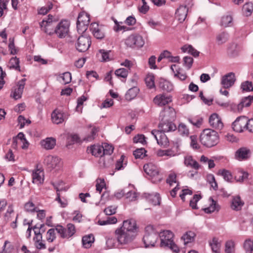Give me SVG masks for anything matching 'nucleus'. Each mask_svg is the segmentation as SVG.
<instances>
[{
  "label": "nucleus",
  "mask_w": 253,
  "mask_h": 253,
  "mask_svg": "<svg viewBox=\"0 0 253 253\" xmlns=\"http://www.w3.org/2000/svg\"><path fill=\"white\" fill-rule=\"evenodd\" d=\"M183 52H187L196 57L199 56L200 52L194 48L191 45H185L181 47Z\"/></svg>",
  "instance_id": "obj_43"
},
{
  "label": "nucleus",
  "mask_w": 253,
  "mask_h": 253,
  "mask_svg": "<svg viewBox=\"0 0 253 253\" xmlns=\"http://www.w3.org/2000/svg\"><path fill=\"white\" fill-rule=\"evenodd\" d=\"M151 133L154 136L159 145L164 148L169 146V141L165 133L159 130H153Z\"/></svg>",
  "instance_id": "obj_12"
},
{
  "label": "nucleus",
  "mask_w": 253,
  "mask_h": 253,
  "mask_svg": "<svg viewBox=\"0 0 253 253\" xmlns=\"http://www.w3.org/2000/svg\"><path fill=\"white\" fill-rule=\"evenodd\" d=\"M88 151L92 154V155L99 157L103 155V148L102 145H93L87 149Z\"/></svg>",
  "instance_id": "obj_35"
},
{
  "label": "nucleus",
  "mask_w": 253,
  "mask_h": 253,
  "mask_svg": "<svg viewBox=\"0 0 253 253\" xmlns=\"http://www.w3.org/2000/svg\"><path fill=\"white\" fill-rule=\"evenodd\" d=\"M110 51H105L104 49H100L97 53V56L102 61H108L110 60L109 53Z\"/></svg>",
  "instance_id": "obj_50"
},
{
  "label": "nucleus",
  "mask_w": 253,
  "mask_h": 253,
  "mask_svg": "<svg viewBox=\"0 0 253 253\" xmlns=\"http://www.w3.org/2000/svg\"><path fill=\"white\" fill-rule=\"evenodd\" d=\"M94 241V238L93 235L89 234L83 237L82 243L84 248H89Z\"/></svg>",
  "instance_id": "obj_39"
},
{
  "label": "nucleus",
  "mask_w": 253,
  "mask_h": 253,
  "mask_svg": "<svg viewBox=\"0 0 253 253\" xmlns=\"http://www.w3.org/2000/svg\"><path fill=\"white\" fill-rule=\"evenodd\" d=\"M65 119L64 114L60 110L55 109L51 114V120L54 124H59L63 123Z\"/></svg>",
  "instance_id": "obj_24"
},
{
  "label": "nucleus",
  "mask_w": 253,
  "mask_h": 253,
  "mask_svg": "<svg viewBox=\"0 0 253 253\" xmlns=\"http://www.w3.org/2000/svg\"><path fill=\"white\" fill-rule=\"evenodd\" d=\"M248 176V173L240 169H238L235 171V178L238 182H243Z\"/></svg>",
  "instance_id": "obj_38"
},
{
  "label": "nucleus",
  "mask_w": 253,
  "mask_h": 253,
  "mask_svg": "<svg viewBox=\"0 0 253 253\" xmlns=\"http://www.w3.org/2000/svg\"><path fill=\"white\" fill-rule=\"evenodd\" d=\"M247 118L244 116L239 117L232 123V128L234 131L241 132L246 128Z\"/></svg>",
  "instance_id": "obj_16"
},
{
  "label": "nucleus",
  "mask_w": 253,
  "mask_h": 253,
  "mask_svg": "<svg viewBox=\"0 0 253 253\" xmlns=\"http://www.w3.org/2000/svg\"><path fill=\"white\" fill-rule=\"evenodd\" d=\"M199 139L203 146L211 148L218 143L219 136L215 130L211 128H206L201 132Z\"/></svg>",
  "instance_id": "obj_2"
},
{
  "label": "nucleus",
  "mask_w": 253,
  "mask_h": 253,
  "mask_svg": "<svg viewBox=\"0 0 253 253\" xmlns=\"http://www.w3.org/2000/svg\"><path fill=\"white\" fill-rule=\"evenodd\" d=\"M44 181V172L41 169H37L32 172V182L33 183L39 185L43 183Z\"/></svg>",
  "instance_id": "obj_23"
},
{
  "label": "nucleus",
  "mask_w": 253,
  "mask_h": 253,
  "mask_svg": "<svg viewBox=\"0 0 253 253\" xmlns=\"http://www.w3.org/2000/svg\"><path fill=\"white\" fill-rule=\"evenodd\" d=\"M154 80L155 77L152 74L148 75L145 78V83L149 88H152L155 87Z\"/></svg>",
  "instance_id": "obj_56"
},
{
  "label": "nucleus",
  "mask_w": 253,
  "mask_h": 253,
  "mask_svg": "<svg viewBox=\"0 0 253 253\" xmlns=\"http://www.w3.org/2000/svg\"><path fill=\"white\" fill-rule=\"evenodd\" d=\"M172 101V97L169 95L160 94L156 95L153 99L155 104L159 106H163Z\"/></svg>",
  "instance_id": "obj_17"
},
{
  "label": "nucleus",
  "mask_w": 253,
  "mask_h": 253,
  "mask_svg": "<svg viewBox=\"0 0 253 253\" xmlns=\"http://www.w3.org/2000/svg\"><path fill=\"white\" fill-rule=\"evenodd\" d=\"M139 91V89L134 86L129 89L125 94V98L127 100H131L134 99Z\"/></svg>",
  "instance_id": "obj_37"
},
{
  "label": "nucleus",
  "mask_w": 253,
  "mask_h": 253,
  "mask_svg": "<svg viewBox=\"0 0 253 253\" xmlns=\"http://www.w3.org/2000/svg\"><path fill=\"white\" fill-rule=\"evenodd\" d=\"M160 237L161 247L169 248L176 253L179 252L178 247L173 242V234L170 231H163L160 233Z\"/></svg>",
  "instance_id": "obj_3"
},
{
  "label": "nucleus",
  "mask_w": 253,
  "mask_h": 253,
  "mask_svg": "<svg viewBox=\"0 0 253 253\" xmlns=\"http://www.w3.org/2000/svg\"><path fill=\"white\" fill-rule=\"evenodd\" d=\"M219 24L223 27L231 26L233 24V18L230 15H224L221 17Z\"/></svg>",
  "instance_id": "obj_36"
},
{
  "label": "nucleus",
  "mask_w": 253,
  "mask_h": 253,
  "mask_svg": "<svg viewBox=\"0 0 253 253\" xmlns=\"http://www.w3.org/2000/svg\"><path fill=\"white\" fill-rule=\"evenodd\" d=\"M136 229L137 225L135 220H124L122 225L117 228L114 232L118 244L124 246L131 243L136 236Z\"/></svg>",
  "instance_id": "obj_1"
},
{
  "label": "nucleus",
  "mask_w": 253,
  "mask_h": 253,
  "mask_svg": "<svg viewBox=\"0 0 253 253\" xmlns=\"http://www.w3.org/2000/svg\"><path fill=\"white\" fill-rule=\"evenodd\" d=\"M228 39V35L227 33L223 32L218 34L216 36V42L218 45L225 43Z\"/></svg>",
  "instance_id": "obj_45"
},
{
  "label": "nucleus",
  "mask_w": 253,
  "mask_h": 253,
  "mask_svg": "<svg viewBox=\"0 0 253 253\" xmlns=\"http://www.w3.org/2000/svg\"><path fill=\"white\" fill-rule=\"evenodd\" d=\"M36 226H34L33 229L36 235V237L34 238L35 246L38 249H44L46 248V247L45 245L42 243V233L40 231L38 232L36 230Z\"/></svg>",
  "instance_id": "obj_26"
},
{
  "label": "nucleus",
  "mask_w": 253,
  "mask_h": 253,
  "mask_svg": "<svg viewBox=\"0 0 253 253\" xmlns=\"http://www.w3.org/2000/svg\"><path fill=\"white\" fill-rule=\"evenodd\" d=\"M236 81L234 73L231 72L222 77L221 84L224 88L231 87Z\"/></svg>",
  "instance_id": "obj_20"
},
{
  "label": "nucleus",
  "mask_w": 253,
  "mask_h": 253,
  "mask_svg": "<svg viewBox=\"0 0 253 253\" xmlns=\"http://www.w3.org/2000/svg\"><path fill=\"white\" fill-rule=\"evenodd\" d=\"M183 65L187 69H190L192 65L193 62V59L190 56H185L183 58Z\"/></svg>",
  "instance_id": "obj_64"
},
{
  "label": "nucleus",
  "mask_w": 253,
  "mask_h": 253,
  "mask_svg": "<svg viewBox=\"0 0 253 253\" xmlns=\"http://www.w3.org/2000/svg\"><path fill=\"white\" fill-rule=\"evenodd\" d=\"M71 79V74L70 72H68L61 74L58 76V81L62 84H65L70 83Z\"/></svg>",
  "instance_id": "obj_41"
},
{
  "label": "nucleus",
  "mask_w": 253,
  "mask_h": 253,
  "mask_svg": "<svg viewBox=\"0 0 253 253\" xmlns=\"http://www.w3.org/2000/svg\"><path fill=\"white\" fill-rule=\"evenodd\" d=\"M56 232L55 228H51L49 229L46 233L45 239L49 243L53 242L56 239Z\"/></svg>",
  "instance_id": "obj_47"
},
{
  "label": "nucleus",
  "mask_w": 253,
  "mask_h": 253,
  "mask_svg": "<svg viewBox=\"0 0 253 253\" xmlns=\"http://www.w3.org/2000/svg\"><path fill=\"white\" fill-rule=\"evenodd\" d=\"M236 243L233 239L226 240L224 243V252L225 253H235Z\"/></svg>",
  "instance_id": "obj_28"
},
{
  "label": "nucleus",
  "mask_w": 253,
  "mask_h": 253,
  "mask_svg": "<svg viewBox=\"0 0 253 253\" xmlns=\"http://www.w3.org/2000/svg\"><path fill=\"white\" fill-rule=\"evenodd\" d=\"M91 40L89 36H81L79 37L76 44L77 49L80 52H85L90 47Z\"/></svg>",
  "instance_id": "obj_10"
},
{
  "label": "nucleus",
  "mask_w": 253,
  "mask_h": 253,
  "mask_svg": "<svg viewBox=\"0 0 253 253\" xmlns=\"http://www.w3.org/2000/svg\"><path fill=\"white\" fill-rule=\"evenodd\" d=\"M25 79H23L20 81L17 85L16 88L13 91H12L10 96L14 99L17 100L21 97L23 89L25 86Z\"/></svg>",
  "instance_id": "obj_22"
},
{
  "label": "nucleus",
  "mask_w": 253,
  "mask_h": 253,
  "mask_svg": "<svg viewBox=\"0 0 253 253\" xmlns=\"http://www.w3.org/2000/svg\"><path fill=\"white\" fill-rule=\"evenodd\" d=\"M178 131L180 135L182 136H188L189 133V129L183 123H180L177 128Z\"/></svg>",
  "instance_id": "obj_52"
},
{
  "label": "nucleus",
  "mask_w": 253,
  "mask_h": 253,
  "mask_svg": "<svg viewBox=\"0 0 253 253\" xmlns=\"http://www.w3.org/2000/svg\"><path fill=\"white\" fill-rule=\"evenodd\" d=\"M44 163L48 168L51 169L58 168L61 165L60 159L57 156L52 155L46 156L44 159Z\"/></svg>",
  "instance_id": "obj_18"
},
{
  "label": "nucleus",
  "mask_w": 253,
  "mask_h": 253,
  "mask_svg": "<svg viewBox=\"0 0 253 253\" xmlns=\"http://www.w3.org/2000/svg\"><path fill=\"white\" fill-rule=\"evenodd\" d=\"M156 154L158 157H164L167 156L169 157H172L175 155V153L172 149H167V150H158Z\"/></svg>",
  "instance_id": "obj_46"
},
{
  "label": "nucleus",
  "mask_w": 253,
  "mask_h": 253,
  "mask_svg": "<svg viewBox=\"0 0 253 253\" xmlns=\"http://www.w3.org/2000/svg\"><path fill=\"white\" fill-rule=\"evenodd\" d=\"M8 66L10 69H13L15 70L20 71L19 60L16 57H12L10 59Z\"/></svg>",
  "instance_id": "obj_49"
},
{
  "label": "nucleus",
  "mask_w": 253,
  "mask_h": 253,
  "mask_svg": "<svg viewBox=\"0 0 253 253\" xmlns=\"http://www.w3.org/2000/svg\"><path fill=\"white\" fill-rule=\"evenodd\" d=\"M212 251L214 253H219L221 246V241L217 237H213L209 242Z\"/></svg>",
  "instance_id": "obj_29"
},
{
  "label": "nucleus",
  "mask_w": 253,
  "mask_h": 253,
  "mask_svg": "<svg viewBox=\"0 0 253 253\" xmlns=\"http://www.w3.org/2000/svg\"><path fill=\"white\" fill-rule=\"evenodd\" d=\"M162 121H171L176 117V112L172 107L166 108L163 110L160 114Z\"/></svg>",
  "instance_id": "obj_14"
},
{
  "label": "nucleus",
  "mask_w": 253,
  "mask_h": 253,
  "mask_svg": "<svg viewBox=\"0 0 253 253\" xmlns=\"http://www.w3.org/2000/svg\"><path fill=\"white\" fill-rule=\"evenodd\" d=\"M145 43L142 37L138 34H132L125 40V44L127 47L131 48L142 47Z\"/></svg>",
  "instance_id": "obj_5"
},
{
  "label": "nucleus",
  "mask_w": 253,
  "mask_h": 253,
  "mask_svg": "<svg viewBox=\"0 0 253 253\" xmlns=\"http://www.w3.org/2000/svg\"><path fill=\"white\" fill-rule=\"evenodd\" d=\"M243 248L245 253H252L253 251V240L251 239H246L244 242Z\"/></svg>",
  "instance_id": "obj_48"
},
{
  "label": "nucleus",
  "mask_w": 253,
  "mask_h": 253,
  "mask_svg": "<svg viewBox=\"0 0 253 253\" xmlns=\"http://www.w3.org/2000/svg\"><path fill=\"white\" fill-rule=\"evenodd\" d=\"M210 205L209 207L205 208L203 209L204 211L207 213H211L215 211H218L219 210V206L216 203V202L210 197L209 198Z\"/></svg>",
  "instance_id": "obj_31"
},
{
  "label": "nucleus",
  "mask_w": 253,
  "mask_h": 253,
  "mask_svg": "<svg viewBox=\"0 0 253 253\" xmlns=\"http://www.w3.org/2000/svg\"><path fill=\"white\" fill-rule=\"evenodd\" d=\"M241 88L243 91H253V85L251 82L245 81L241 84Z\"/></svg>",
  "instance_id": "obj_51"
},
{
  "label": "nucleus",
  "mask_w": 253,
  "mask_h": 253,
  "mask_svg": "<svg viewBox=\"0 0 253 253\" xmlns=\"http://www.w3.org/2000/svg\"><path fill=\"white\" fill-rule=\"evenodd\" d=\"M89 21V15L87 13L82 12L79 14L77 23V28L79 33L83 34L86 31Z\"/></svg>",
  "instance_id": "obj_6"
},
{
  "label": "nucleus",
  "mask_w": 253,
  "mask_h": 253,
  "mask_svg": "<svg viewBox=\"0 0 253 253\" xmlns=\"http://www.w3.org/2000/svg\"><path fill=\"white\" fill-rule=\"evenodd\" d=\"M90 30L93 36L96 39H101L104 37L103 32L101 31L97 23H91L90 25Z\"/></svg>",
  "instance_id": "obj_32"
},
{
  "label": "nucleus",
  "mask_w": 253,
  "mask_h": 253,
  "mask_svg": "<svg viewBox=\"0 0 253 253\" xmlns=\"http://www.w3.org/2000/svg\"><path fill=\"white\" fill-rule=\"evenodd\" d=\"M210 126L215 129L221 130L223 127V124L219 116L214 113L211 115L209 118Z\"/></svg>",
  "instance_id": "obj_19"
},
{
  "label": "nucleus",
  "mask_w": 253,
  "mask_h": 253,
  "mask_svg": "<svg viewBox=\"0 0 253 253\" xmlns=\"http://www.w3.org/2000/svg\"><path fill=\"white\" fill-rule=\"evenodd\" d=\"M56 141L53 137H47L41 141L40 144L42 147L45 150H51L56 145Z\"/></svg>",
  "instance_id": "obj_25"
},
{
  "label": "nucleus",
  "mask_w": 253,
  "mask_h": 253,
  "mask_svg": "<svg viewBox=\"0 0 253 253\" xmlns=\"http://www.w3.org/2000/svg\"><path fill=\"white\" fill-rule=\"evenodd\" d=\"M53 7V4L51 2H48L47 5L41 7L39 10V13L40 14L45 15Z\"/></svg>",
  "instance_id": "obj_62"
},
{
  "label": "nucleus",
  "mask_w": 253,
  "mask_h": 253,
  "mask_svg": "<svg viewBox=\"0 0 253 253\" xmlns=\"http://www.w3.org/2000/svg\"><path fill=\"white\" fill-rule=\"evenodd\" d=\"M188 121L193 126L197 127H200L203 124V120L201 117H196L194 118H189Z\"/></svg>",
  "instance_id": "obj_58"
},
{
  "label": "nucleus",
  "mask_w": 253,
  "mask_h": 253,
  "mask_svg": "<svg viewBox=\"0 0 253 253\" xmlns=\"http://www.w3.org/2000/svg\"><path fill=\"white\" fill-rule=\"evenodd\" d=\"M251 156V151L247 147H241L235 153L234 158L239 161H246L249 159Z\"/></svg>",
  "instance_id": "obj_15"
},
{
  "label": "nucleus",
  "mask_w": 253,
  "mask_h": 253,
  "mask_svg": "<svg viewBox=\"0 0 253 253\" xmlns=\"http://www.w3.org/2000/svg\"><path fill=\"white\" fill-rule=\"evenodd\" d=\"M57 21V19L53 16L49 15L46 19H43L41 23V27L42 31L49 35L54 33L53 23Z\"/></svg>",
  "instance_id": "obj_8"
},
{
  "label": "nucleus",
  "mask_w": 253,
  "mask_h": 253,
  "mask_svg": "<svg viewBox=\"0 0 253 253\" xmlns=\"http://www.w3.org/2000/svg\"><path fill=\"white\" fill-rule=\"evenodd\" d=\"M96 190L100 194L103 188L105 187V183L103 179L99 178L96 180Z\"/></svg>",
  "instance_id": "obj_61"
},
{
  "label": "nucleus",
  "mask_w": 253,
  "mask_h": 253,
  "mask_svg": "<svg viewBox=\"0 0 253 253\" xmlns=\"http://www.w3.org/2000/svg\"><path fill=\"white\" fill-rule=\"evenodd\" d=\"M184 163L186 167L194 169L195 170H198L200 167L199 163L193 159L191 156L185 157Z\"/></svg>",
  "instance_id": "obj_30"
},
{
  "label": "nucleus",
  "mask_w": 253,
  "mask_h": 253,
  "mask_svg": "<svg viewBox=\"0 0 253 253\" xmlns=\"http://www.w3.org/2000/svg\"><path fill=\"white\" fill-rule=\"evenodd\" d=\"M158 234L152 226H147L145 228V233L143 237V242L146 248L154 247L157 240Z\"/></svg>",
  "instance_id": "obj_4"
},
{
  "label": "nucleus",
  "mask_w": 253,
  "mask_h": 253,
  "mask_svg": "<svg viewBox=\"0 0 253 253\" xmlns=\"http://www.w3.org/2000/svg\"><path fill=\"white\" fill-rule=\"evenodd\" d=\"M160 86L164 90L168 92H170L173 89L172 84L167 81L161 82L160 84Z\"/></svg>",
  "instance_id": "obj_55"
},
{
  "label": "nucleus",
  "mask_w": 253,
  "mask_h": 253,
  "mask_svg": "<svg viewBox=\"0 0 253 253\" xmlns=\"http://www.w3.org/2000/svg\"><path fill=\"white\" fill-rule=\"evenodd\" d=\"M218 174L223 176L225 180L230 181L232 179V175L231 172L226 169H221L218 172Z\"/></svg>",
  "instance_id": "obj_54"
},
{
  "label": "nucleus",
  "mask_w": 253,
  "mask_h": 253,
  "mask_svg": "<svg viewBox=\"0 0 253 253\" xmlns=\"http://www.w3.org/2000/svg\"><path fill=\"white\" fill-rule=\"evenodd\" d=\"M116 238L112 236L106 237V245L107 249H112L114 248L116 244Z\"/></svg>",
  "instance_id": "obj_53"
},
{
  "label": "nucleus",
  "mask_w": 253,
  "mask_h": 253,
  "mask_svg": "<svg viewBox=\"0 0 253 253\" xmlns=\"http://www.w3.org/2000/svg\"><path fill=\"white\" fill-rule=\"evenodd\" d=\"M244 202L241 200L239 196H236L233 198L231 204V208L233 210L239 211L243 206Z\"/></svg>",
  "instance_id": "obj_33"
},
{
  "label": "nucleus",
  "mask_w": 253,
  "mask_h": 253,
  "mask_svg": "<svg viewBox=\"0 0 253 253\" xmlns=\"http://www.w3.org/2000/svg\"><path fill=\"white\" fill-rule=\"evenodd\" d=\"M125 157L122 155L120 159L117 162L116 164V169L121 170L124 168L126 165V162L125 161Z\"/></svg>",
  "instance_id": "obj_57"
},
{
  "label": "nucleus",
  "mask_w": 253,
  "mask_h": 253,
  "mask_svg": "<svg viewBox=\"0 0 253 253\" xmlns=\"http://www.w3.org/2000/svg\"><path fill=\"white\" fill-rule=\"evenodd\" d=\"M56 229L57 232L62 238H69L76 232L75 227L72 223L68 224L66 228H64L61 225H57L56 227Z\"/></svg>",
  "instance_id": "obj_9"
},
{
  "label": "nucleus",
  "mask_w": 253,
  "mask_h": 253,
  "mask_svg": "<svg viewBox=\"0 0 253 253\" xmlns=\"http://www.w3.org/2000/svg\"><path fill=\"white\" fill-rule=\"evenodd\" d=\"M52 184L57 192V197L55 199V201L58 202L61 207H66L68 205L67 201L66 200H61L59 192L62 191H66L68 188L63 186L64 183L62 181H60L57 183H53Z\"/></svg>",
  "instance_id": "obj_13"
},
{
  "label": "nucleus",
  "mask_w": 253,
  "mask_h": 253,
  "mask_svg": "<svg viewBox=\"0 0 253 253\" xmlns=\"http://www.w3.org/2000/svg\"><path fill=\"white\" fill-rule=\"evenodd\" d=\"M143 169L147 175L152 178H156L154 182L160 180L161 178L159 177V169L156 165L152 163H148L144 165Z\"/></svg>",
  "instance_id": "obj_11"
},
{
  "label": "nucleus",
  "mask_w": 253,
  "mask_h": 253,
  "mask_svg": "<svg viewBox=\"0 0 253 253\" xmlns=\"http://www.w3.org/2000/svg\"><path fill=\"white\" fill-rule=\"evenodd\" d=\"M195 235L194 232L187 231L182 236L181 239L183 240L184 245H186L193 241Z\"/></svg>",
  "instance_id": "obj_44"
},
{
  "label": "nucleus",
  "mask_w": 253,
  "mask_h": 253,
  "mask_svg": "<svg viewBox=\"0 0 253 253\" xmlns=\"http://www.w3.org/2000/svg\"><path fill=\"white\" fill-rule=\"evenodd\" d=\"M25 210L28 212H34L38 209V208L32 202L26 203L24 206Z\"/></svg>",
  "instance_id": "obj_63"
},
{
  "label": "nucleus",
  "mask_w": 253,
  "mask_h": 253,
  "mask_svg": "<svg viewBox=\"0 0 253 253\" xmlns=\"http://www.w3.org/2000/svg\"><path fill=\"white\" fill-rule=\"evenodd\" d=\"M102 147L103 148V150L102 151L103 155H110L113 152L114 148L111 145L104 143L102 144Z\"/></svg>",
  "instance_id": "obj_59"
},
{
  "label": "nucleus",
  "mask_w": 253,
  "mask_h": 253,
  "mask_svg": "<svg viewBox=\"0 0 253 253\" xmlns=\"http://www.w3.org/2000/svg\"><path fill=\"white\" fill-rule=\"evenodd\" d=\"M146 151L144 148L137 149L133 152L136 159H142L146 156Z\"/></svg>",
  "instance_id": "obj_60"
},
{
  "label": "nucleus",
  "mask_w": 253,
  "mask_h": 253,
  "mask_svg": "<svg viewBox=\"0 0 253 253\" xmlns=\"http://www.w3.org/2000/svg\"><path fill=\"white\" fill-rule=\"evenodd\" d=\"M70 22L67 20H61L54 29V33L60 38H65L69 31Z\"/></svg>",
  "instance_id": "obj_7"
},
{
  "label": "nucleus",
  "mask_w": 253,
  "mask_h": 253,
  "mask_svg": "<svg viewBox=\"0 0 253 253\" xmlns=\"http://www.w3.org/2000/svg\"><path fill=\"white\" fill-rule=\"evenodd\" d=\"M188 8L186 6H180L177 9L175 15L177 20L180 22H183L187 15Z\"/></svg>",
  "instance_id": "obj_27"
},
{
  "label": "nucleus",
  "mask_w": 253,
  "mask_h": 253,
  "mask_svg": "<svg viewBox=\"0 0 253 253\" xmlns=\"http://www.w3.org/2000/svg\"><path fill=\"white\" fill-rule=\"evenodd\" d=\"M242 13L246 16L251 15L253 12V3L251 2H246L242 7Z\"/></svg>",
  "instance_id": "obj_42"
},
{
  "label": "nucleus",
  "mask_w": 253,
  "mask_h": 253,
  "mask_svg": "<svg viewBox=\"0 0 253 253\" xmlns=\"http://www.w3.org/2000/svg\"><path fill=\"white\" fill-rule=\"evenodd\" d=\"M159 131L165 133L174 131L176 129V126L171 121L161 120L159 125Z\"/></svg>",
  "instance_id": "obj_21"
},
{
  "label": "nucleus",
  "mask_w": 253,
  "mask_h": 253,
  "mask_svg": "<svg viewBox=\"0 0 253 253\" xmlns=\"http://www.w3.org/2000/svg\"><path fill=\"white\" fill-rule=\"evenodd\" d=\"M145 196L148 201L154 206L160 204L161 198L159 194H145Z\"/></svg>",
  "instance_id": "obj_34"
},
{
  "label": "nucleus",
  "mask_w": 253,
  "mask_h": 253,
  "mask_svg": "<svg viewBox=\"0 0 253 253\" xmlns=\"http://www.w3.org/2000/svg\"><path fill=\"white\" fill-rule=\"evenodd\" d=\"M240 51V47L235 43L231 44L228 49V54L231 57L237 56Z\"/></svg>",
  "instance_id": "obj_40"
}]
</instances>
